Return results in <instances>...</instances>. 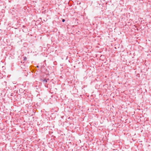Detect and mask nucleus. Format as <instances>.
<instances>
[{
	"instance_id": "4",
	"label": "nucleus",
	"mask_w": 151,
	"mask_h": 151,
	"mask_svg": "<svg viewBox=\"0 0 151 151\" xmlns=\"http://www.w3.org/2000/svg\"><path fill=\"white\" fill-rule=\"evenodd\" d=\"M37 67L38 68V67H39V66H37Z\"/></svg>"
},
{
	"instance_id": "3",
	"label": "nucleus",
	"mask_w": 151,
	"mask_h": 151,
	"mask_svg": "<svg viewBox=\"0 0 151 151\" xmlns=\"http://www.w3.org/2000/svg\"><path fill=\"white\" fill-rule=\"evenodd\" d=\"M65 21V20L64 19H63L62 20V22H64Z\"/></svg>"
},
{
	"instance_id": "2",
	"label": "nucleus",
	"mask_w": 151,
	"mask_h": 151,
	"mask_svg": "<svg viewBox=\"0 0 151 151\" xmlns=\"http://www.w3.org/2000/svg\"><path fill=\"white\" fill-rule=\"evenodd\" d=\"M43 82H45V83H46L47 82V80L46 79H44L43 81Z\"/></svg>"
},
{
	"instance_id": "1",
	"label": "nucleus",
	"mask_w": 151,
	"mask_h": 151,
	"mask_svg": "<svg viewBox=\"0 0 151 151\" xmlns=\"http://www.w3.org/2000/svg\"><path fill=\"white\" fill-rule=\"evenodd\" d=\"M23 58L24 60H27V58L26 57H23Z\"/></svg>"
}]
</instances>
